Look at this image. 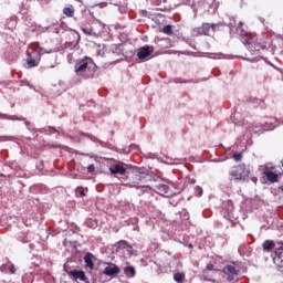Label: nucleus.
Listing matches in <instances>:
<instances>
[{"instance_id": "obj_7", "label": "nucleus", "mask_w": 283, "mask_h": 283, "mask_svg": "<svg viewBox=\"0 0 283 283\" xmlns=\"http://www.w3.org/2000/svg\"><path fill=\"white\" fill-rule=\"evenodd\" d=\"M120 273V269L115 263H108L104 269L103 274L106 276H115Z\"/></svg>"}, {"instance_id": "obj_28", "label": "nucleus", "mask_w": 283, "mask_h": 283, "mask_svg": "<svg viewBox=\"0 0 283 283\" xmlns=\"http://www.w3.org/2000/svg\"><path fill=\"white\" fill-rule=\"evenodd\" d=\"M155 4H159L160 3V0H154Z\"/></svg>"}, {"instance_id": "obj_31", "label": "nucleus", "mask_w": 283, "mask_h": 283, "mask_svg": "<svg viewBox=\"0 0 283 283\" xmlns=\"http://www.w3.org/2000/svg\"><path fill=\"white\" fill-rule=\"evenodd\" d=\"M22 242H23V243H28V242H29V240H22Z\"/></svg>"}, {"instance_id": "obj_6", "label": "nucleus", "mask_w": 283, "mask_h": 283, "mask_svg": "<svg viewBox=\"0 0 283 283\" xmlns=\"http://www.w3.org/2000/svg\"><path fill=\"white\" fill-rule=\"evenodd\" d=\"M216 24L203 23L201 27L197 28V32L201 35H210L211 32L216 30Z\"/></svg>"}, {"instance_id": "obj_12", "label": "nucleus", "mask_w": 283, "mask_h": 283, "mask_svg": "<svg viewBox=\"0 0 283 283\" xmlns=\"http://www.w3.org/2000/svg\"><path fill=\"white\" fill-rule=\"evenodd\" d=\"M70 275L73 276L75 280H80L82 282L86 281V275L84 271L72 270Z\"/></svg>"}, {"instance_id": "obj_27", "label": "nucleus", "mask_w": 283, "mask_h": 283, "mask_svg": "<svg viewBox=\"0 0 283 283\" xmlns=\"http://www.w3.org/2000/svg\"><path fill=\"white\" fill-rule=\"evenodd\" d=\"M214 265L212 263H208V265H206V270L208 271H213Z\"/></svg>"}, {"instance_id": "obj_2", "label": "nucleus", "mask_w": 283, "mask_h": 283, "mask_svg": "<svg viewBox=\"0 0 283 283\" xmlns=\"http://www.w3.org/2000/svg\"><path fill=\"white\" fill-rule=\"evenodd\" d=\"M250 176H251L250 166L245 164H239L232 167V170L230 171V181L245 182L249 180Z\"/></svg>"}, {"instance_id": "obj_25", "label": "nucleus", "mask_w": 283, "mask_h": 283, "mask_svg": "<svg viewBox=\"0 0 283 283\" xmlns=\"http://www.w3.org/2000/svg\"><path fill=\"white\" fill-rule=\"evenodd\" d=\"M95 171V166L94 165H90L88 167H87V172L88 174H93Z\"/></svg>"}, {"instance_id": "obj_24", "label": "nucleus", "mask_w": 283, "mask_h": 283, "mask_svg": "<svg viewBox=\"0 0 283 283\" xmlns=\"http://www.w3.org/2000/svg\"><path fill=\"white\" fill-rule=\"evenodd\" d=\"M195 191L197 192V196H199V197H201V196H202V193H203V190H202V188H201V187H197V188H195Z\"/></svg>"}, {"instance_id": "obj_4", "label": "nucleus", "mask_w": 283, "mask_h": 283, "mask_svg": "<svg viewBox=\"0 0 283 283\" xmlns=\"http://www.w3.org/2000/svg\"><path fill=\"white\" fill-rule=\"evenodd\" d=\"M273 264L280 272H283V242L274 250Z\"/></svg>"}, {"instance_id": "obj_19", "label": "nucleus", "mask_w": 283, "mask_h": 283, "mask_svg": "<svg viewBox=\"0 0 283 283\" xmlns=\"http://www.w3.org/2000/svg\"><path fill=\"white\" fill-rule=\"evenodd\" d=\"M163 32L168 34V35H171L174 33L172 31V27L171 25H166L164 29H163Z\"/></svg>"}, {"instance_id": "obj_9", "label": "nucleus", "mask_w": 283, "mask_h": 283, "mask_svg": "<svg viewBox=\"0 0 283 283\" xmlns=\"http://www.w3.org/2000/svg\"><path fill=\"white\" fill-rule=\"evenodd\" d=\"M109 172L113 176H116V175L125 176L126 172H127V169L123 166H119V165H112L109 167Z\"/></svg>"}, {"instance_id": "obj_16", "label": "nucleus", "mask_w": 283, "mask_h": 283, "mask_svg": "<svg viewBox=\"0 0 283 283\" xmlns=\"http://www.w3.org/2000/svg\"><path fill=\"white\" fill-rule=\"evenodd\" d=\"M27 63H28L29 67H38V65H39V61L33 59L32 54H29V57L27 59Z\"/></svg>"}, {"instance_id": "obj_3", "label": "nucleus", "mask_w": 283, "mask_h": 283, "mask_svg": "<svg viewBox=\"0 0 283 283\" xmlns=\"http://www.w3.org/2000/svg\"><path fill=\"white\" fill-rule=\"evenodd\" d=\"M223 273L230 283H238L239 282V270L234 264H228L223 268Z\"/></svg>"}, {"instance_id": "obj_17", "label": "nucleus", "mask_w": 283, "mask_h": 283, "mask_svg": "<svg viewBox=\"0 0 283 283\" xmlns=\"http://www.w3.org/2000/svg\"><path fill=\"white\" fill-rule=\"evenodd\" d=\"M186 279V274L184 272H177L175 273L174 275V280L177 282V283H184Z\"/></svg>"}, {"instance_id": "obj_5", "label": "nucleus", "mask_w": 283, "mask_h": 283, "mask_svg": "<svg viewBox=\"0 0 283 283\" xmlns=\"http://www.w3.org/2000/svg\"><path fill=\"white\" fill-rule=\"evenodd\" d=\"M248 43V50L250 52H260L261 50H264L266 48V44L264 42L258 41V39L254 36L247 41Z\"/></svg>"}, {"instance_id": "obj_21", "label": "nucleus", "mask_w": 283, "mask_h": 283, "mask_svg": "<svg viewBox=\"0 0 283 283\" xmlns=\"http://www.w3.org/2000/svg\"><path fill=\"white\" fill-rule=\"evenodd\" d=\"M81 30L87 34V35H92L93 34V28H85V27H82Z\"/></svg>"}, {"instance_id": "obj_26", "label": "nucleus", "mask_w": 283, "mask_h": 283, "mask_svg": "<svg viewBox=\"0 0 283 283\" xmlns=\"http://www.w3.org/2000/svg\"><path fill=\"white\" fill-rule=\"evenodd\" d=\"M15 271H17V269L14 268V264H11V265L9 266V272H10L11 274H15Z\"/></svg>"}, {"instance_id": "obj_1", "label": "nucleus", "mask_w": 283, "mask_h": 283, "mask_svg": "<svg viewBox=\"0 0 283 283\" xmlns=\"http://www.w3.org/2000/svg\"><path fill=\"white\" fill-rule=\"evenodd\" d=\"M96 70L97 65L92 57L84 56L75 62L74 72L77 76H82L83 78H93Z\"/></svg>"}, {"instance_id": "obj_11", "label": "nucleus", "mask_w": 283, "mask_h": 283, "mask_svg": "<svg viewBox=\"0 0 283 283\" xmlns=\"http://www.w3.org/2000/svg\"><path fill=\"white\" fill-rule=\"evenodd\" d=\"M275 249V242L273 240H265L262 243V250L264 253H271Z\"/></svg>"}, {"instance_id": "obj_13", "label": "nucleus", "mask_w": 283, "mask_h": 283, "mask_svg": "<svg viewBox=\"0 0 283 283\" xmlns=\"http://www.w3.org/2000/svg\"><path fill=\"white\" fill-rule=\"evenodd\" d=\"M93 260H94V255H93V253H91V252H88V253L85 255V258H84V261H85V263H86V266H87L91 271H93V270H94V266H95Z\"/></svg>"}, {"instance_id": "obj_14", "label": "nucleus", "mask_w": 283, "mask_h": 283, "mask_svg": "<svg viewBox=\"0 0 283 283\" xmlns=\"http://www.w3.org/2000/svg\"><path fill=\"white\" fill-rule=\"evenodd\" d=\"M63 13L67 17V18H73L75 14V8L70 4L69 7H65L63 9Z\"/></svg>"}, {"instance_id": "obj_30", "label": "nucleus", "mask_w": 283, "mask_h": 283, "mask_svg": "<svg viewBox=\"0 0 283 283\" xmlns=\"http://www.w3.org/2000/svg\"><path fill=\"white\" fill-rule=\"evenodd\" d=\"M250 61H252V63H254L255 61H258V57H256V59H252V60H250Z\"/></svg>"}, {"instance_id": "obj_18", "label": "nucleus", "mask_w": 283, "mask_h": 283, "mask_svg": "<svg viewBox=\"0 0 283 283\" xmlns=\"http://www.w3.org/2000/svg\"><path fill=\"white\" fill-rule=\"evenodd\" d=\"M128 247H129V244H128V242L125 241V240H122V241H119V242L117 243L118 250H125V249H127Z\"/></svg>"}, {"instance_id": "obj_8", "label": "nucleus", "mask_w": 283, "mask_h": 283, "mask_svg": "<svg viewBox=\"0 0 283 283\" xmlns=\"http://www.w3.org/2000/svg\"><path fill=\"white\" fill-rule=\"evenodd\" d=\"M154 52V48L149 45H145L138 50L137 56L140 61H144L146 57L151 55Z\"/></svg>"}, {"instance_id": "obj_15", "label": "nucleus", "mask_w": 283, "mask_h": 283, "mask_svg": "<svg viewBox=\"0 0 283 283\" xmlns=\"http://www.w3.org/2000/svg\"><path fill=\"white\" fill-rule=\"evenodd\" d=\"M124 273H125V275H126L127 277H135V275H136V270H135L134 266H126V268L124 269Z\"/></svg>"}, {"instance_id": "obj_23", "label": "nucleus", "mask_w": 283, "mask_h": 283, "mask_svg": "<svg viewBox=\"0 0 283 283\" xmlns=\"http://www.w3.org/2000/svg\"><path fill=\"white\" fill-rule=\"evenodd\" d=\"M232 159H234V161L237 163H240L242 160V154L232 155Z\"/></svg>"}, {"instance_id": "obj_20", "label": "nucleus", "mask_w": 283, "mask_h": 283, "mask_svg": "<svg viewBox=\"0 0 283 283\" xmlns=\"http://www.w3.org/2000/svg\"><path fill=\"white\" fill-rule=\"evenodd\" d=\"M159 190H160L161 192H164L165 195H168L170 188H169V186H167V185H161V186L159 187Z\"/></svg>"}, {"instance_id": "obj_29", "label": "nucleus", "mask_w": 283, "mask_h": 283, "mask_svg": "<svg viewBox=\"0 0 283 283\" xmlns=\"http://www.w3.org/2000/svg\"><path fill=\"white\" fill-rule=\"evenodd\" d=\"M279 190L283 192V185L279 187Z\"/></svg>"}, {"instance_id": "obj_22", "label": "nucleus", "mask_w": 283, "mask_h": 283, "mask_svg": "<svg viewBox=\"0 0 283 283\" xmlns=\"http://www.w3.org/2000/svg\"><path fill=\"white\" fill-rule=\"evenodd\" d=\"M76 193L80 198H84L86 196L84 188H77Z\"/></svg>"}, {"instance_id": "obj_32", "label": "nucleus", "mask_w": 283, "mask_h": 283, "mask_svg": "<svg viewBox=\"0 0 283 283\" xmlns=\"http://www.w3.org/2000/svg\"><path fill=\"white\" fill-rule=\"evenodd\" d=\"M282 168H283V163H282Z\"/></svg>"}, {"instance_id": "obj_10", "label": "nucleus", "mask_w": 283, "mask_h": 283, "mask_svg": "<svg viewBox=\"0 0 283 283\" xmlns=\"http://www.w3.org/2000/svg\"><path fill=\"white\" fill-rule=\"evenodd\" d=\"M263 176L266 178V180L270 184H275L279 180V175L273 171L268 170V167L264 168Z\"/></svg>"}]
</instances>
